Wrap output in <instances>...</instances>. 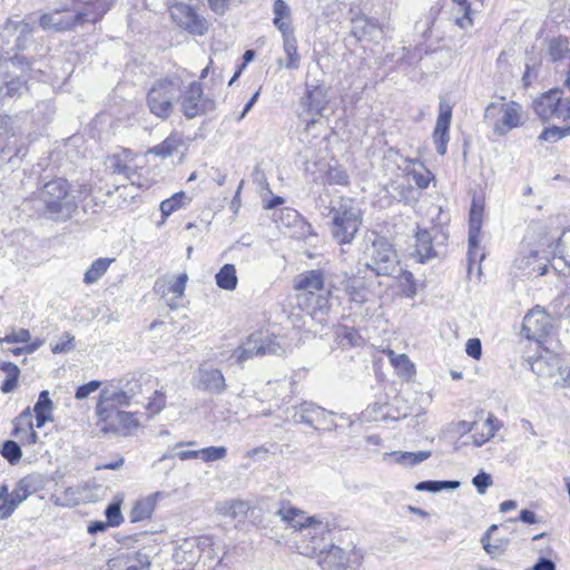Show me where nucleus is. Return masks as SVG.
Masks as SVG:
<instances>
[{"mask_svg":"<svg viewBox=\"0 0 570 570\" xmlns=\"http://www.w3.org/2000/svg\"><path fill=\"white\" fill-rule=\"evenodd\" d=\"M528 363L530 370L542 381H550L560 374V357L548 351L535 357H529Z\"/></svg>","mask_w":570,"mask_h":570,"instance_id":"19","label":"nucleus"},{"mask_svg":"<svg viewBox=\"0 0 570 570\" xmlns=\"http://www.w3.org/2000/svg\"><path fill=\"white\" fill-rule=\"evenodd\" d=\"M328 104L327 90L321 85L306 83V90L301 98V117L306 116V129H309L317 122V118L323 116Z\"/></svg>","mask_w":570,"mask_h":570,"instance_id":"12","label":"nucleus"},{"mask_svg":"<svg viewBox=\"0 0 570 570\" xmlns=\"http://www.w3.org/2000/svg\"><path fill=\"white\" fill-rule=\"evenodd\" d=\"M16 134L12 127V119L8 115L0 114V154L16 149L17 157L21 149L16 147Z\"/></svg>","mask_w":570,"mask_h":570,"instance_id":"28","label":"nucleus"},{"mask_svg":"<svg viewBox=\"0 0 570 570\" xmlns=\"http://www.w3.org/2000/svg\"><path fill=\"white\" fill-rule=\"evenodd\" d=\"M29 341L30 333L28 330L24 328L12 331L10 334H7L3 338H0L1 343H27Z\"/></svg>","mask_w":570,"mask_h":570,"instance_id":"56","label":"nucleus"},{"mask_svg":"<svg viewBox=\"0 0 570 570\" xmlns=\"http://www.w3.org/2000/svg\"><path fill=\"white\" fill-rule=\"evenodd\" d=\"M399 168L407 177H412L415 185L421 189L426 188L433 177L431 171L417 159L403 158Z\"/></svg>","mask_w":570,"mask_h":570,"instance_id":"24","label":"nucleus"},{"mask_svg":"<svg viewBox=\"0 0 570 570\" xmlns=\"http://www.w3.org/2000/svg\"><path fill=\"white\" fill-rule=\"evenodd\" d=\"M32 422L20 423L14 421V429L12 435L17 438L21 443L24 442L29 428H32Z\"/></svg>","mask_w":570,"mask_h":570,"instance_id":"63","label":"nucleus"},{"mask_svg":"<svg viewBox=\"0 0 570 570\" xmlns=\"http://www.w3.org/2000/svg\"><path fill=\"white\" fill-rule=\"evenodd\" d=\"M285 352V345L277 337L262 338L252 334L237 348L233 350L229 358L237 364H243L255 356L283 355Z\"/></svg>","mask_w":570,"mask_h":570,"instance_id":"7","label":"nucleus"},{"mask_svg":"<svg viewBox=\"0 0 570 570\" xmlns=\"http://www.w3.org/2000/svg\"><path fill=\"white\" fill-rule=\"evenodd\" d=\"M35 413H42L46 415H52L53 403L50 400L49 392L42 391L39 394L38 401L33 407Z\"/></svg>","mask_w":570,"mask_h":570,"instance_id":"51","label":"nucleus"},{"mask_svg":"<svg viewBox=\"0 0 570 570\" xmlns=\"http://www.w3.org/2000/svg\"><path fill=\"white\" fill-rule=\"evenodd\" d=\"M250 509V504L243 500H233L225 502L218 509L219 513L233 519H243Z\"/></svg>","mask_w":570,"mask_h":570,"instance_id":"41","label":"nucleus"},{"mask_svg":"<svg viewBox=\"0 0 570 570\" xmlns=\"http://www.w3.org/2000/svg\"><path fill=\"white\" fill-rule=\"evenodd\" d=\"M78 7L57 9L43 13L39 23L43 30L56 32L71 30L87 22L96 23L110 8V0H76Z\"/></svg>","mask_w":570,"mask_h":570,"instance_id":"1","label":"nucleus"},{"mask_svg":"<svg viewBox=\"0 0 570 570\" xmlns=\"http://www.w3.org/2000/svg\"><path fill=\"white\" fill-rule=\"evenodd\" d=\"M273 13V23L281 31V33H286L294 30L291 23V8L284 0H274Z\"/></svg>","mask_w":570,"mask_h":570,"instance_id":"31","label":"nucleus"},{"mask_svg":"<svg viewBox=\"0 0 570 570\" xmlns=\"http://www.w3.org/2000/svg\"><path fill=\"white\" fill-rule=\"evenodd\" d=\"M214 382V364L210 362H206L200 365L197 376H196V385L202 390H209Z\"/></svg>","mask_w":570,"mask_h":570,"instance_id":"44","label":"nucleus"},{"mask_svg":"<svg viewBox=\"0 0 570 570\" xmlns=\"http://www.w3.org/2000/svg\"><path fill=\"white\" fill-rule=\"evenodd\" d=\"M105 514H106V518L108 520V524L110 527H118L121 522H122V515H121V511H120V503L119 502H114V503H110L106 511H105Z\"/></svg>","mask_w":570,"mask_h":570,"instance_id":"53","label":"nucleus"},{"mask_svg":"<svg viewBox=\"0 0 570 570\" xmlns=\"http://www.w3.org/2000/svg\"><path fill=\"white\" fill-rule=\"evenodd\" d=\"M46 215L57 222L70 219L78 209L76 196L67 179L56 178L46 183L38 191Z\"/></svg>","mask_w":570,"mask_h":570,"instance_id":"2","label":"nucleus"},{"mask_svg":"<svg viewBox=\"0 0 570 570\" xmlns=\"http://www.w3.org/2000/svg\"><path fill=\"white\" fill-rule=\"evenodd\" d=\"M190 203V197L186 195L184 191H179L174 194L171 197L165 199L160 204V212L163 215V219H166L174 212L178 210L181 207H185Z\"/></svg>","mask_w":570,"mask_h":570,"instance_id":"37","label":"nucleus"},{"mask_svg":"<svg viewBox=\"0 0 570 570\" xmlns=\"http://www.w3.org/2000/svg\"><path fill=\"white\" fill-rule=\"evenodd\" d=\"M298 549L304 556L317 554L322 570H344L346 567L347 558L342 548L331 543L330 533L318 535L312 544Z\"/></svg>","mask_w":570,"mask_h":570,"instance_id":"8","label":"nucleus"},{"mask_svg":"<svg viewBox=\"0 0 570 570\" xmlns=\"http://www.w3.org/2000/svg\"><path fill=\"white\" fill-rule=\"evenodd\" d=\"M112 258H98L96 259L91 266L86 271L83 275V283L87 285L95 284L99 281V278L108 271Z\"/></svg>","mask_w":570,"mask_h":570,"instance_id":"38","label":"nucleus"},{"mask_svg":"<svg viewBox=\"0 0 570 570\" xmlns=\"http://www.w3.org/2000/svg\"><path fill=\"white\" fill-rule=\"evenodd\" d=\"M8 62L12 67H17V68L21 69L22 71L24 70L26 67L29 68L32 65V61L30 59H28L23 55H18V53H16L13 57L9 58Z\"/></svg>","mask_w":570,"mask_h":570,"instance_id":"64","label":"nucleus"},{"mask_svg":"<svg viewBox=\"0 0 570 570\" xmlns=\"http://www.w3.org/2000/svg\"><path fill=\"white\" fill-rule=\"evenodd\" d=\"M389 358L393 366L402 372L404 375L410 376L413 373L414 365L405 354H396L394 351H387Z\"/></svg>","mask_w":570,"mask_h":570,"instance_id":"46","label":"nucleus"},{"mask_svg":"<svg viewBox=\"0 0 570 570\" xmlns=\"http://www.w3.org/2000/svg\"><path fill=\"white\" fill-rule=\"evenodd\" d=\"M237 284L238 277L233 264H225L219 272L216 273V285L222 289L234 291Z\"/></svg>","mask_w":570,"mask_h":570,"instance_id":"35","label":"nucleus"},{"mask_svg":"<svg viewBox=\"0 0 570 570\" xmlns=\"http://www.w3.org/2000/svg\"><path fill=\"white\" fill-rule=\"evenodd\" d=\"M330 232L333 239L340 244H351L362 225V210L355 199L340 197L332 203L330 209Z\"/></svg>","mask_w":570,"mask_h":570,"instance_id":"3","label":"nucleus"},{"mask_svg":"<svg viewBox=\"0 0 570 570\" xmlns=\"http://www.w3.org/2000/svg\"><path fill=\"white\" fill-rule=\"evenodd\" d=\"M173 20L191 33L203 35L207 30V22L198 16L188 4L178 2L169 8Z\"/></svg>","mask_w":570,"mask_h":570,"instance_id":"15","label":"nucleus"},{"mask_svg":"<svg viewBox=\"0 0 570 570\" xmlns=\"http://www.w3.org/2000/svg\"><path fill=\"white\" fill-rule=\"evenodd\" d=\"M498 419L494 415L490 414L483 423L474 425V433L472 435L473 444L476 446H481L491 438H493L495 431L498 430Z\"/></svg>","mask_w":570,"mask_h":570,"instance_id":"32","label":"nucleus"},{"mask_svg":"<svg viewBox=\"0 0 570 570\" xmlns=\"http://www.w3.org/2000/svg\"><path fill=\"white\" fill-rule=\"evenodd\" d=\"M562 92L559 90V101L556 107L554 118L568 120L570 119V98L562 99Z\"/></svg>","mask_w":570,"mask_h":570,"instance_id":"57","label":"nucleus"},{"mask_svg":"<svg viewBox=\"0 0 570 570\" xmlns=\"http://www.w3.org/2000/svg\"><path fill=\"white\" fill-rule=\"evenodd\" d=\"M183 146V139L178 135H170L166 138L161 144L153 147L150 153L161 156L168 157L178 151L179 147Z\"/></svg>","mask_w":570,"mask_h":570,"instance_id":"42","label":"nucleus"},{"mask_svg":"<svg viewBox=\"0 0 570 570\" xmlns=\"http://www.w3.org/2000/svg\"><path fill=\"white\" fill-rule=\"evenodd\" d=\"M513 264L518 269L529 276H541L547 273V264L543 262V257H540L539 253L533 249L520 252L514 258Z\"/></svg>","mask_w":570,"mask_h":570,"instance_id":"22","label":"nucleus"},{"mask_svg":"<svg viewBox=\"0 0 570 570\" xmlns=\"http://www.w3.org/2000/svg\"><path fill=\"white\" fill-rule=\"evenodd\" d=\"M100 386H101L100 381H90L89 383L83 384L77 389L75 397L77 400H83V399L88 397L91 393L97 391Z\"/></svg>","mask_w":570,"mask_h":570,"instance_id":"61","label":"nucleus"},{"mask_svg":"<svg viewBox=\"0 0 570 570\" xmlns=\"http://www.w3.org/2000/svg\"><path fill=\"white\" fill-rule=\"evenodd\" d=\"M295 288L315 294L324 288V274L322 271L312 269L299 275Z\"/></svg>","mask_w":570,"mask_h":570,"instance_id":"30","label":"nucleus"},{"mask_svg":"<svg viewBox=\"0 0 570 570\" xmlns=\"http://www.w3.org/2000/svg\"><path fill=\"white\" fill-rule=\"evenodd\" d=\"M452 118V106L445 100L441 99L439 104V115L436 125L433 131V140L435 144L436 153L441 156L445 155L448 142L450 140L449 129Z\"/></svg>","mask_w":570,"mask_h":570,"instance_id":"18","label":"nucleus"},{"mask_svg":"<svg viewBox=\"0 0 570 570\" xmlns=\"http://www.w3.org/2000/svg\"><path fill=\"white\" fill-rule=\"evenodd\" d=\"M483 204L481 200L473 198L470 209L469 226V254L479 245V236L482 227Z\"/></svg>","mask_w":570,"mask_h":570,"instance_id":"26","label":"nucleus"},{"mask_svg":"<svg viewBox=\"0 0 570 570\" xmlns=\"http://www.w3.org/2000/svg\"><path fill=\"white\" fill-rule=\"evenodd\" d=\"M117 384L122 390V392H126V395L130 402L142 391L140 379L135 376L126 380V382L119 381Z\"/></svg>","mask_w":570,"mask_h":570,"instance_id":"48","label":"nucleus"},{"mask_svg":"<svg viewBox=\"0 0 570 570\" xmlns=\"http://www.w3.org/2000/svg\"><path fill=\"white\" fill-rule=\"evenodd\" d=\"M277 517L295 531H299L304 538H309L312 544L317 540L318 535L328 534V525L317 517H307L304 511L291 505L289 503H282L275 512Z\"/></svg>","mask_w":570,"mask_h":570,"instance_id":"4","label":"nucleus"},{"mask_svg":"<svg viewBox=\"0 0 570 570\" xmlns=\"http://www.w3.org/2000/svg\"><path fill=\"white\" fill-rule=\"evenodd\" d=\"M394 458V461L404 466H413L416 465L431 456L430 451H419V452H401L394 451L389 454Z\"/></svg>","mask_w":570,"mask_h":570,"instance_id":"39","label":"nucleus"},{"mask_svg":"<svg viewBox=\"0 0 570 570\" xmlns=\"http://www.w3.org/2000/svg\"><path fill=\"white\" fill-rule=\"evenodd\" d=\"M558 101L559 90L553 89L537 98L533 102V109L541 119L548 120L554 117Z\"/></svg>","mask_w":570,"mask_h":570,"instance_id":"27","label":"nucleus"},{"mask_svg":"<svg viewBox=\"0 0 570 570\" xmlns=\"http://www.w3.org/2000/svg\"><path fill=\"white\" fill-rule=\"evenodd\" d=\"M107 567L108 570H149L150 559L139 550H126L109 559Z\"/></svg>","mask_w":570,"mask_h":570,"instance_id":"16","label":"nucleus"},{"mask_svg":"<svg viewBox=\"0 0 570 570\" xmlns=\"http://www.w3.org/2000/svg\"><path fill=\"white\" fill-rule=\"evenodd\" d=\"M116 421L124 429H132L139 425L138 421L135 419V414L126 411H116L114 413Z\"/></svg>","mask_w":570,"mask_h":570,"instance_id":"54","label":"nucleus"},{"mask_svg":"<svg viewBox=\"0 0 570 570\" xmlns=\"http://www.w3.org/2000/svg\"><path fill=\"white\" fill-rule=\"evenodd\" d=\"M166 405V396L163 392L156 391L147 405L150 415L158 414Z\"/></svg>","mask_w":570,"mask_h":570,"instance_id":"55","label":"nucleus"},{"mask_svg":"<svg viewBox=\"0 0 570 570\" xmlns=\"http://www.w3.org/2000/svg\"><path fill=\"white\" fill-rule=\"evenodd\" d=\"M73 348V336L70 333H65L60 342L51 346L55 354L66 353Z\"/></svg>","mask_w":570,"mask_h":570,"instance_id":"59","label":"nucleus"},{"mask_svg":"<svg viewBox=\"0 0 570 570\" xmlns=\"http://www.w3.org/2000/svg\"><path fill=\"white\" fill-rule=\"evenodd\" d=\"M1 454L6 458L11 464L17 463L21 456L22 451L20 445L16 441H4L2 444Z\"/></svg>","mask_w":570,"mask_h":570,"instance_id":"49","label":"nucleus"},{"mask_svg":"<svg viewBox=\"0 0 570 570\" xmlns=\"http://www.w3.org/2000/svg\"><path fill=\"white\" fill-rule=\"evenodd\" d=\"M365 267L379 276H397L402 271L395 250L384 239L372 243Z\"/></svg>","mask_w":570,"mask_h":570,"instance_id":"9","label":"nucleus"},{"mask_svg":"<svg viewBox=\"0 0 570 570\" xmlns=\"http://www.w3.org/2000/svg\"><path fill=\"white\" fill-rule=\"evenodd\" d=\"M498 529V527L495 524H492L488 530L487 532L483 534L482 539H481V543L483 546V549L487 551V553H489L490 556H500L502 552H503V547L502 544H499V543H491L490 542V537L492 534L493 531H495Z\"/></svg>","mask_w":570,"mask_h":570,"instance_id":"50","label":"nucleus"},{"mask_svg":"<svg viewBox=\"0 0 570 570\" xmlns=\"http://www.w3.org/2000/svg\"><path fill=\"white\" fill-rule=\"evenodd\" d=\"M282 37L284 42V51L288 58L286 67L288 69H297L299 66V56L297 53V45L294 30L282 33Z\"/></svg>","mask_w":570,"mask_h":570,"instance_id":"40","label":"nucleus"},{"mask_svg":"<svg viewBox=\"0 0 570 570\" xmlns=\"http://www.w3.org/2000/svg\"><path fill=\"white\" fill-rule=\"evenodd\" d=\"M460 487L459 481H422L415 485L416 491L440 492L442 490L453 491Z\"/></svg>","mask_w":570,"mask_h":570,"instance_id":"43","label":"nucleus"},{"mask_svg":"<svg viewBox=\"0 0 570 570\" xmlns=\"http://www.w3.org/2000/svg\"><path fill=\"white\" fill-rule=\"evenodd\" d=\"M181 95V82L178 78L160 79L149 89L147 105L155 116L166 119L173 111L174 102Z\"/></svg>","mask_w":570,"mask_h":570,"instance_id":"5","label":"nucleus"},{"mask_svg":"<svg viewBox=\"0 0 570 570\" xmlns=\"http://www.w3.org/2000/svg\"><path fill=\"white\" fill-rule=\"evenodd\" d=\"M351 35L354 36L358 41L372 40L377 41L382 37V29L376 22L361 12L351 10Z\"/></svg>","mask_w":570,"mask_h":570,"instance_id":"21","label":"nucleus"},{"mask_svg":"<svg viewBox=\"0 0 570 570\" xmlns=\"http://www.w3.org/2000/svg\"><path fill=\"white\" fill-rule=\"evenodd\" d=\"M432 242V236L426 229L417 230L415 235V252L420 263H424L436 255Z\"/></svg>","mask_w":570,"mask_h":570,"instance_id":"34","label":"nucleus"},{"mask_svg":"<svg viewBox=\"0 0 570 570\" xmlns=\"http://www.w3.org/2000/svg\"><path fill=\"white\" fill-rule=\"evenodd\" d=\"M179 460L202 459L205 462L214 460V446L204 448L202 450L179 451L175 454Z\"/></svg>","mask_w":570,"mask_h":570,"instance_id":"47","label":"nucleus"},{"mask_svg":"<svg viewBox=\"0 0 570 570\" xmlns=\"http://www.w3.org/2000/svg\"><path fill=\"white\" fill-rule=\"evenodd\" d=\"M552 328L550 316L539 306L531 309L523 318L522 330L528 338L541 340Z\"/></svg>","mask_w":570,"mask_h":570,"instance_id":"17","label":"nucleus"},{"mask_svg":"<svg viewBox=\"0 0 570 570\" xmlns=\"http://www.w3.org/2000/svg\"><path fill=\"white\" fill-rule=\"evenodd\" d=\"M326 181L328 184L347 185L348 175L341 167H330L326 171Z\"/></svg>","mask_w":570,"mask_h":570,"instance_id":"52","label":"nucleus"},{"mask_svg":"<svg viewBox=\"0 0 570 570\" xmlns=\"http://www.w3.org/2000/svg\"><path fill=\"white\" fill-rule=\"evenodd\" d=\"M472 484L480 494H483L492 485V476L485 472H480L472 479Z\"/></svg>","mask_w":570,"mask_h":570,"instance_id":"58","label":"nucleus"},{"mask_svg":"<svg viewBox=\"0 0 570 570\" xmlns=\"http://www.w3.org/2000/svg\"><path fill=\"white\" fill-rule=\"evenodd\" d=\"M485 120H493L492 129L498 136H504L524 122L522 106L517 101L491 102L484 111Z\"/></svg>","mask_w":570,"mask_h":570,"instance_id":"6","label":"nucleus"},{"mask_svg":"<svg viewBox=\"0 0 570 570\" xmlns=\"http://www.w3.org/2000/svg\"><path fill=\"white\" fill-rule=\"evenodd\" d=\"M159 493L150 494L138 500L131 509L130 521L138 522L150 518L156 507V499Z\"/></svg>","mask_w":570,"mask_h":570,"instance_id":"33","label":"nucleus"},{"mask_svg":"<svg viewBox=\"0 0 570 570\" xmlns=\"http://www.w3.org/2000/svg\"><path fill=\"white\" fill-rule=\"evenodd\" d=\"M181 97L183 112L187 118H194L202 114L205 108L203 100V89L200 83L194 81Z\"/></svg>","mask_w":570,"mask_h":570,"instance_id":"23","label":"nucleus"},{"mask_svg":"<svg viewBox=\"0 0 570 570\" xmlns=\"http://www.w3.org/2000/svg\"><path fill=\"white\" fill-rule=\"evenodd\" d=\"M132 153L128 149H122L108 157L107 166L112 174L121 175L128 180H132L135 170L131 167Z\"/></svg>","mask_w":570,"mask_h":570,"instance_id":"25","label":"nucleus"},{"mask_svg":"<svg viewBox=\"0 0 570 570\" xmlns=\"http://www.w3.org/2000/svg\"><path fill=\"white\" fill-rule=\"evenodd\" d=\"M129 404L130 401L126 392H122L118 384H108L100 392L96 414L100 421L107 422L112 420L118 407L128 406Z\"/></svg>","mask_w":570,"mask_h":570,"instance_id":"13","label":"nucleus"},{"mask_svg":"<svg viewBox=\"0 0 570 570\" xmlns=\"http://www.w3.org/2000/svg\"><path fill=\"white\" fill-rule=\"evenodd\" d=\"M35 30L33 22L18 16L8 18L0 26V40L7 47V52L23 50Z\"/></svg>","mask_w":570,"mask_h":570,"instance_id":"10","label":"nucleus"},{"mask_svg":"<svg viewBox=\"0 0 570 570\" xmlns=\"http://www.w3.org/2000/svg\"><path fill=\"white\" fill-rule=\"evenodd\" d=\"M569 51V43L566 38H553L549 41L548 53L552 61H559L566 57Z\"/></svg>","mask_w":570,"mask_h":570,"instance_id":"45","label":"nucleus"},{"mask_svg":"<svg viewBox=\"0 0 570 570\" xmlns=\"http://www.w3.org/2000/svg\"><path fill=\"white\" fill-rule=\"evenodd\" d=\"M292 420L296 424H306L315 430H333L336 424L333 420V413L312 403L304 402L293 409Z\"/></svg>","mask_w":570,"mask_h":570,"instance_id":"11","label":"nucleus"},{"mask_svg":"<svg viewBox=\"0 0 570 570\" xmlns=\"http://www.w3.org/2000/svg\"><path fill=\"white\" fill-rule=\"evenodd\" d=\"M563 137H564V130H562L560 127L553 126L551 128L544 129L540 134L539 140L554 142Z\"/></svg>","mask_w":570,"mask_h":570,"instance_id":"60","label":"nucleus"},{"mask_svg":"<svg viewBox=\"0 0 570 570\" xmlns=\"http://www.w3.org/2000/svg\"><path fill=\"white\" fill-rule=\"evenodd\" d=\"M40 483V478L37 474H28L19 480L10 493L8 508L4 510V514L13 513L20 503H22L29 495L39 490Z\"/></svg>","mask_w":570,"mask_h":570,"instance_id":"20","label":"nucleus"},{"mask_svg":"<svg viewBox=\"0 0 570 570\" xmlns=\"http://www.w3.org/2000/svg\"><path fill=\"white\" fill-rule=\"evenodd\" d=\"M187 282L186 273L178 276L165 275L155 282L154 289L171 309H176L180 306L178 299L183 298Z\"/></svg>","mask_w":570,"mask_h":570,"instance_id":"14","label":"nucleus"},{"mask_svg":"<svg viewBox=\"0 0 570 570\" xmlns=\"http://www.w3.org/2000/svg\"><path fill=\"white\" fill-rule=\"evenodd\" d=\"M451 17L461 29H469L473 26L474 11L468 0H452Z\"/></svg>","mask_w":570,"mask_h":570,"instance_id":"29","label":"nucleus"},{"mask_svg":"<svg viewBox=\"0 0 570 570\" xmlns=\"http://www.w3.org/2000/svg\"><path fill=\"white\" fill-rule=\"evenodd\" d=\"M465 352L469 356L473 357L474 360H479L482 354L481 341L479 338L468 340L465 345Z\"/></svg>","mask_w":570,"mask_h":570,"instance_id":"62","label":"nucleus"},{"mask_svg":"<svg viewBox=\"0 0 570 570\" xmlns=\"http://www.w3.org/2000/svg\"><path fill=\"white\" fill-rule=\"evenodd\" d=\"M0 368L6 374V379L2 382L0 390L2 393H10L18 386L20 368L11 362H2L0 364Z\"/></svg>","mask_w":570,"mask_h":570,"instance_id":"36","label":"nucleus"}]
</instances>
